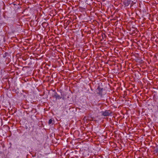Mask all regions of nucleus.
I'll list each match as a JSON object with an SVG mask.
<instances>
[{
  "mask_svg": "<svg viewBox=\"0 0 158 158\" xmlns=\"http://www.w3.org/2000/svg\"><path fill=\"white\" fill-rule=\"evenodd\" d=\"M110 113V112L108 110L105 111L103 112V115L104 116H107L109 115Z\"/></svg>",
  "mask_w": 158,
  "mask_h": 158,
  "instance_id": "nucleus-1",
  "label": "nucleus"
},
{
  "mask_svg": "<svg viewBox=\"0 0 158 158\" xmlns=\"http://www.w3.org/2000/svg\"><path fill=\"white\" fill-rule=\"evenodd\" d=\"M52 120L51 119H50L48 121L49 124H50L52 123Z\"/></svg>",
  "mask_w": 158,
  "mask_h": 158,
  "instance_id": "nucleus-3",
  "label": "nucleus"
},
{
  "mask_svg": "<svg viewBox=\"0 0 158 158\" xmlns=\"http://www.w3.org/2000/svg\"><path fill=\"white\" fill-rule=\"evenodd\" d=\"M98 89L99 90L100 89V88H98Z\"/></svg>",
  "mask_w": 158,
  "mask_h": 158,
  "instance_id": "nucleus-4",
  "label": "nucleus"
},
{
  "mask_svg": "<svg viewBox=\"0 0 158 158\" xmlns=\"http://www.w3.org/2000/svg\"><path fill=\"white\" fill-rule=\"evenodd\" d=\"M55 97L56 98L58 99H60L61 98V97H60V96L58 95L57 94H56L55 95Z\"/></svg>",
  "mask_w": 158,
  "mask_h": 158,
  "instance_id": "nucleus-2",
  "label": "nucleus"
}]
</instances>
